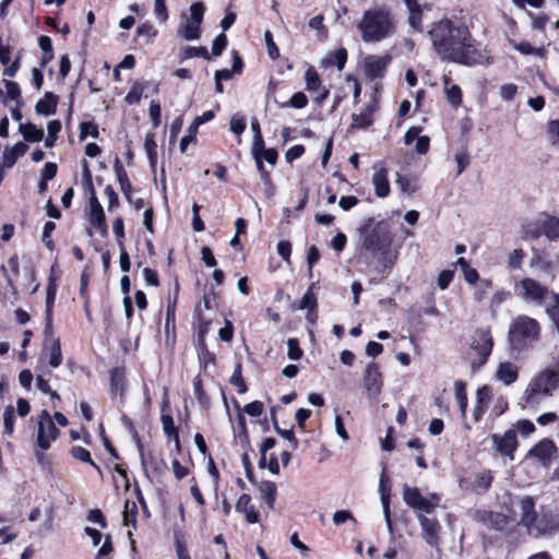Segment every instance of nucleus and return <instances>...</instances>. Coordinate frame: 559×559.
<instances>
[{
    "label": "nucleus",
    "instance_id": "f257e3e1",
    "mask_svg": "<svg viewBox=\"0 0 559 559\" xmlns=\"http://www.w3.org/2000/svg\"><path fill=\"white\" fill-rule=\"evenodd\" d=\"M428 36L441 60L471 67L484 64L489 59L487 52L475 45L467 27L450 19L432 23Z\"/></svg>",
    "mask_w": 559,
    "mask_h": 559
},
{
    "label": "nucleus",
    "instance_id": "f03ea898",
    "mask_svg": "<svg viewBox=\"0 0 559 559\" xmlns=\"http://www.w3.org/2000/svg\"><path fill=\"white\" fill-rule=\"evenodd\" d=\"M357 29L365 43H379L394 33L393 15L386 7H372L364 12Z\"/></svg>",
    "mask_w": 559,
    "mask_h": 559
},
{
    "label": "nucleus",
    "instance_id": "7ed1b4c3",
    "mask_svg": "<svg viewBox=\"0 0 559 559\" xmlns=\"http://www.w3.org/2000/svg\"><path fill=\"white\" fill-rule=\"evenodd\" d=\"M559 388V361L543 369L528 382L524 391V402L531 407H536L546 399L552 396Z\"/></svg>",
    "mask_w": 559,
    "mask_h": 559
},
{
    "label": "nucleus",
    "instance_id": "20e7f679",
    "mask_svg": "<svg viewBox=\"0 0 559 559\" xmlns=\"http://www.w3.org/2000/svg\"><path fill=\"white\" fill-rule=\"evenodd\" d=\"M540 326L535 319L524 314L515 317L508 331L510 349L521 353L538 340Z\"/></svg>",
    "mask_w": 559,
    "mask_h": 559
},
{
    "label": "nucleus",
    "instance_id": "39448f33",
    "mask_svg": "<svg viewBox=\"0 0 559 559\" xmlns=\"http://www.w3.org/2000/svg\"><path fill=\"white\" fill-rule=\"evenodd\" d=\"M358 233L361 239V248L372 255L385 253L392 243L390 233L380 225L373 226V218L371 217L359 227Z\"/></svg>",
    "mask_w": 559,
    "mask_h": 559
},
{
    "label": "nucleus",
    "instance_id": "423d86ee",
    "mask_svg": "<svg viewBox=\"0 0 559 559\" xmlns=\"http://www.w3.org/2000/svg\"><path fill=\"white\" fill-rule=\"evenodd\" d=\"M204 4L194 2L189 9V15H181L182 22L177 29V35L186 40H198L201 36V24L204 16Z\"/></svg>",
    "mask_w": 559,
    "mask_h": 559
},
{
    "label": "nucleus",
    "instance_id": "0eeeda50",
    "mask_svg": "<svg viewBox=\"0 0 559 559\" xmlns=\"http://www.w3.org/2000/svg\"><path fill=\"white\" fill-rule=\"evenodd\" d=\"M403 500L411 509L429 514L437 508L440 495L433 492L429 497H424L418 488L404 485Z\"/></svg>",
    "mask_w": 559,
    "mask_h": 559
},
{
    "label": "nucleus",
    "instance_id": "6e6552de",
    "mask_svg": "<svg viewBox=\"0 0 559 559\" xmlns=\"http://www.w3.org/2000/svg\"><path fill=\"white\" fill-rule=\"evenodd\" d=\"M59 437V430L49 414L44 409L37 417V436L36 442L41 450H48L53 441Z\"/></svg>",
    "mask_w": 559,
    "mask_h": 559
},
{
    "label": "nucleus",
    "instance_id": "1a4fd4ad",
    "mask_svg": "<svg viewBox=\"0 0 559 559\" xmlns=\"http://www.w3.org/2000/svg\"><path fill=\"white\" fill-rule=\"evenodd\" d=\"M515 293L526 302L543 304L549 293L545 286L531 277L522 278L515 284Z\"/></svg>",
    "mask_w": 559,
    "mask_h": 559
},
{
    "label": "nucleus",
    "instance_id": "9d476101",
    "mask_svg": "<svg viewBox=\"0 0 559 559\" xmlns=\"http://www.w3.org/2000/svg\"><path fill=\"white\" fill-rule=\"evenodd\" d=\"M493 347L491 334L487 330H478L473 335L471 348L477 357L472 359L473 367L483 366L490 356Z\"/></svg>",
    "mask_w": 559,
    "mask_h": 559
},
{
    "label": "nucleus",
    "instance_id": "9b49d317",
    "mask_svg": "<svg viewBox=\"0 0 559 559\" xmlns=\"http://www.w3.org/2000/svg\"><path fill=\"white\" fill-rule=\"evenodd\" d=\"M390 55L377 56L369 55L364 58L362 67L366 78L369 81L382 79L386 72V68L391 62Z\"/></svg>",
    "mask_w": 559,
    "mask_h": 559
},
{
    "label": "nucleus",
    "instance_id": "f8f14e48",
    "mask_svg": "<svg viewBox=\"0 0 559 559\" xmlns=\"http://www.w3.org/2000/svg\"><path fill=\"white\" fill-rule=\"evenodd\" d=\"M558 448L556 443L548 438L537 442L528 452L527 457L537 460L543 466L548 467L556 456Z\"/></svg>",
    "mask_w": 559,
    "mask_h": 559
},
{
    "label": "nucleus",
    "instance_id": "ddd939ff",
    "mask_svg": "<svg viewBox=\"0 0 559 559\" xmlns=\"http://www.w3.org/2000/svg\"><path fill=\"white\" fill-rule=\"evenodd\" d=\"M306 90L313 95V102L318 105L329 97L330 91L324 86L313 67H309L305 73Z\"/></svg>",
    "mask_w": 559,
    "mask_h": 559
},
{
    "label": "nucleus",
    "instance_id": "4468645a",
    "mask_svg": "<svg viewBox=\"0 0 559 559\" xmlns=\"http://www.w3.org/2000/svg\"><path fill=\"white\" fill-rule=\"evenodd\" d=\"M364 388L368 396L377 400L382 390V376L378 364L370 362L364 372Z\"/></svg>",
    "mask_w": 559,
    "mask_h": 559
},
{
    "label": "nucleus",
    "instance_id": "2eb2a0df",
    "mask_svg": "<svg viewBox=\"0 0 559 559\" xmlns=\"http://www.w3.org/2000/svg\"><path fill=\"white\" fill-rule=\"evenodd\" d=\"M417 519L420 524L423 537L426 540V543L432 547L438 546L441 526L437 519L429 518L423 513H418Z\"/></svg>",
    "mask_w": 559,
    "mask_h": 559
},
{
    "label": "nucleus",
    "instance_id": "dca6fc26",
    "mask_svg": "<svg viewBox=\"0 0 559 559\" xmlns=\"http://www.w3.org/2000/svg\"><path fill=\"white\" fill-rule=\"evenodd\" d=\"M559 532V514L552 511H547L537 518L533 533L538 535H551Z\"/></svg>",
    "mask_w": 559,
    "mask_h": 559
},
{
    "label": "nucleus",
    "instance_id": "f3484780",
    "mask_svg": "<svg viewBox=\"0 0 559 559\" xmlns=\"http://www.w3.org/2000/svg\"><path fill=\"white\" fill-rule=\"evenodd\" d=\"M492 440L496 450L500 454L509 456L511 460L513 459V452L518 448L516 431L514 429L507 430L503 436L493 435Z\"/></svg>",
    "mask_w": 559,
    "mask_h": 559
},
{
    "label": "nucleus",
    "instance_id": "a211bd4d",
    "mask_svg": "<svg viewBox=\"0 0 559 559\" xmlns=\"http://www.w3.org/2000/svg\"><path fill=\"white\" fill-rule=\"evenodd\" d=\"M492 474L490 471H481L477 473L473 479V481L468 483L465 479H461L460 486L462 489H469L474 492H485L489 489L492 483Z\"/></svg>",
    "mask_w": 559,
    "mask_h": 559
},
{
    "label": "nucleus",
    "instance_id": "6ab92c4d",
    "mask_svg": "<svg viewBox=\"0 0 559 559\" xmlns=\"http://www.w3.org/2000/svg\"><path fill=\"white\" fill-rule=\"evenodd\" d=\"M44 358L48 359V365L51 368H58L62 364V352L59 338H48V342H44L40 361H43Z\"/></svg>",
    "mask_w": 559,
    "mask_h": 559
},
{
    "label": "nucleus",
    "instance_id": "aec40b11",
    "mask_svg": "<svg viewBox=\"0 0 559 559\" xmlns=\"http://www.w3.org/2000/svg\"><path fill=\"white\" fill-rule=\"evenodd\" d=\"M372 185L378 198H386L390 194V183L388 180V170L383 165H376L372 175Z\"/></svg>",
    "mask_w": 559,
    "mask_h": 559
},
{
    "label": "nucleus",
    "instance_id": "412c9836",
    "mask_svg": "<svg viewBox=\"0 0 559 559\" xmlns=\"http://www.w3.org/2000/svg\"><path fill=\"white\" fill-rule=\"evenodd\" d=\"M389 480L384 473H382L380 477V484H379V492H380V500L383 509V515L386 524V528L390 533L393 532L392 527V521H391V511H390V486L388 485Z\"/></svg>",
    "mask_w": 559,
    "mask_h": 559
},
{
    "label": "nucleus",
    "instance_id": "4be33fe9",
    "mask_svg": "<svg viewBox=\"0 0 559 559\" xmlns=\"http://www.w3.org/2000/svg\"><path fill=\"white\" fill-rule=\"evenodd\" d=\"M521 523L533 533V526L537 520L535 513V501L532 497H524L520 501Z\"/></svg>",
    "mask_w": 559,
    "mask_h": 559
},
{
    "label": "nucleus",
    "instance_id": "5701e85b",
    "mask_svg": "<svg viewBox=\"0 0 559 559\" xmlns=\"http://www.w3.org/2000/svg\"><path fill=\"white\" fill-rule=\"evenodd\" d=\"M236 511L242 513L246 521L250 524L259 522L260 515L255 507L251 503V497L247 493H242L236 502Z\"/></svg>",
    "mask_w": 559,
    "mask_h": 559
},
{
    "label": "nucleus",
    "instance_id": "b1692460",
    "mask_svg": "<svg viewBox=\"0 0 559 559\" xmlns=\"http://www.w3.org/2000/svg\"><path fill=\"white\" fill-rule=\"evenodd\" d=\"M542 235L548 240L556 241L559 239V218L546 213L542 214Z\"/></svg>",
    "mask_w": 559,
    "mask_h": 559
},
{
    "label": "nucleus",
    "instance_id": "393cba45",
    "mask_svg": "<svg viewBox=\"0 0 559 559\" xmlns=\"http://www.w3.org/2000/svg\"><path fill=\"white\" fill-rule=\"evenodd\" d=\"M408 11V24L417 32L423 31V10L417 0H404Z\"/></svg>",
    "mask_w": 559,
    "mask_h": 559
},
{
    "label": "nucleus",
    "instance_id": "a878e982",
    "mask_svg": "<svg viewBox=\"0 0 559 559\" xmlns=\"http://www.w3.org/2000/svg\"><path fill=\"white\" fill-rule=\"evenodd\" d=\"M114 169H115L117 180L119 182V186H120V189H121L123 195L127 198V200L130 203H132V200H131L132 186L128 178L127 171L118 157H116V159H115Z\"/></svg>",
    "mask_w": 559,
    "mask_h": 559
},
{
    "label": "nucleus",
    "instance_id": "bb28decb",
    "mask_svg": "<svg viewBox=\"0 0 559 559\" xmlns=\"http://www.w3.org/2000/svg\"><path fill=\"white\" fill-rule=\"evenodd\" d=\"M521 236L525 240L537 239L542 236V214L535 219L522 223Z\"/></svg>",
    "mask_w": 559,
    "mask_h": 559
},
{
    "label": "nucleus",
    "instance_id": "cd10ccee",
    "mask_svg": "<svg viewBox=\"0 0 559 559\" xmlns=\"http://www.w3.org/2000/svg\"><path fill=\"white\" fill-rule=\"evenodd\" d=\"M314 284H311L305 295L302 296L298 309L308 310L307 319L312 323L316 321L314 310L317 308V297L313 293Z\"/></svg>",
    "mask_w": 559,
    "mask_h": 559
},
{
    "label": "nucleus",
    "instance_id": "c85d7f7f",
    "mask_svg": "<svg viewBox=\"0 0 559 559\" xmlns=\"http://www.w3.org/2000/svg\"><path fill=\"white\" fill-rule=\"evenodd\" d=\"M496 377L507 385L512 384L518 379V367L510 361L501 362L497 369Z\"/></svg>",
    "mask_w": 559,
    "mask_h": 559
},
{
    "label": "nucleus",
    "instance_id": "c756f323",
    "mask_svg": "<svg viewBox=\"0 0 559 559\" xmlns=\"http://www.w3.org/2000/svg\"><path fill=\"white\" fill-rule=\"evenodd\" d=\"M347 60V51L345 48H340L336 51L329 52L322 60L321 66L323 68L336 67L338 70H343Z\"/></svg>",
    "mask_w": 559,
    "mask_h": 559
},
{
    "label": "nucleus",
    "instance_id": "7c9ffc66",
    "mask_svg": "<svg viewBox=\"0 0 559 559\" xmlns=\"http://www.w3.org/2000/svg\"><path fill=\"white\" fill-rule=\"evenodd\" d=\"M57 104L58 97L51 92H46L44 97L37 102L36 111L43 116L53 115L56 112Z\"/></svg>",
    "mask_w": 559,
    "mask_h": 559
},
{
    "label": "nucleus",
    "instance_id": "2f4dec72",
    "mask_svg": "<svg viewBox=\"0 0 559 559\" xmlns=\"http://www.w3.org/2000/svg\"><path fill=\"white\" fill-rule=\"evenodd\" d=\"M28 150L24 142L16 143L13 147L7 148L3 152V166L11 168L19 157H22Z\"/></svg>",
    "mask_w": 559,
    "mask_h": 559
},
{
    "label": "nucleus",
    "instance_id": "473e14b6",
    "mask_svg": "<svg viewBox=\"0 0 559 559\" xmlns=\"http://www.w3.org/2000/svg\"><path fill=\"white\" fill-rule=\"evenodd\" d=\"M90 223L95 227H102L105 225V214L102 205L97 198L93 195L90 200Z\"/></svg>",
    "mask_w": 559,
    "mask_h": 559
},
{
    "label": "nucleus",
    "instance_id": "72a5a7b5",
    "mask_svg": "<svg viewBox=\"0 0 559 559\" xmlns=\"http://www.w3.org/2000/svg\"><path fill=\"white\" fill-rule=\"evenodd\" d=\"M261 498L265 501L269 509L273 510L276 500V485L273 481L265 480L260 484L259 487Z\"/></svg>",
    "mask_w": 559,
    "mask_h": 559
},
{
    "label": "nucleus",
    "instance_id": "f704fd0d",
    "mask_svg": "<svg viewBox=\"0 0 559 559\" xmlns=\"http://www.w3.org/2000/svg\"><path fill=\"white\" fill-rule=\"evenodd\" d=\"M179 294V284H175V295L173 298L168 299V305L166 309V324L165 329L168 333L170 329H175V321H176V306H177V299Z\"/></svg>",
    "mask_w": 559,
    "mask_h": 559
},
{
    "label": "nucleus",
    "instance_id": "c9c22d12",
    "mask_svg": "<svg viewBox=\"0 0 559 559\" xmlns=\"http://www.w3.org/2000/svg\"><path fill=\"white\" fill-rule=\"evenodd\" d=\"M455 399L460 407L461 416L465 417L467 409L466 383L462 380L454 382Z\"/></svg>",
    "mask_w": 559,
    "mask_h": 559
},
{
    "label": "nucleus",
    "instance_id": "e433bc0d",
    "mask_svg": "<svg viewBox=\"0 0 559 559\" xmlns=\"http://www.w3.org/2000/svg\"><path fill=\"white\" fill-rule=\"evenodd\" d=\"M444 92L448 102L457 107L462 103V91L459 85L450 84V80L444 78Z\"/></svg>",
    "mask_w": 559,
    "mask_h": 559
},
{
    "label": "nucleus",
    "instance_id": "4c0bfd02",
    "mask_svg": "<svg viewBox=\"0 0 559 559\" xmlns=\"http://www.w3.org/2000/svg\"><path fill=\"white\" fill-rule=\"evenodd\" d=\"M20 131L28 142H39L44 139V131L33 123L20 124Z\"/></svg>",
    "mask_w": 559,
    "mask_h": 559
},
{
    "label": "nucleus",
    "instance_id": "58836bf2",
    "mask_svg": "<svg viewBox=\"0 0 559 559\" xmlns=\"http://www.w3.org/2000/svg\"><path fill=\"white\" fill-rule=\"evenodd\" d=\"M371 110L369 108H365L359 114H354L352 116V127L358 129H365L372 123Z\"/></svg>",
    "mask_w": 559,
    "mask_h": 559
},
{
    "label": "nucleus",
    "instance_id": "ea45409f",
    "mask_svg": "<svg viewBox=\"0 0 559 559\" xmlns=\"http://www.w3.org/2000/svg\"><path fill=\"white\" fill-rule=\"evenodd\" d=\"M201 57L206 60H210V53L205 47H193V46H187L182 49L180 53V61H185L187 59Z\"/></svg>",
    "mask_w": 559,
    "mask_h": 559
},
{
    "label": "nucleus",
    "instance_id": "a19ab883",
    "mask_svg": "<svg viewBox=\"0 0 559 559\" xmlns=\"http://www.w3.org/2000/svg\"><path fill=\"white\" fill-rule=\"evenodd\" d=\"M457 266L462 270L464 274V280L468 284H475L478 281V272L476 269L472 267L469 263L464 258H459L456 263Z\"/></svg>",
    "mask_w": 559,
    "mask_h": 559
},
{
    "label": "nucleus",
    "instance_id": "79ce46f5",
    "mask_svg": "<svg viewBox=\"0 0 559 559\" xmlns=\"http://www.w3.org/2000/svg\"><path fill=\"white\" fill-rule=\"evenodd\" d=\"M8 266L10 267L12 275H9L7 273V269L4 265H2L1 270L7 278L8 284L12 285L13 281L16 280V277L19 276V272H20V263H19L17 254H13L10 257V259L8 260Z\"/></svg>",
    "mask_w": 559,
    "mask_h": 559
},
{
    "label": "nucleus",
    "instance_id": "37998d69",
    "mask_svg": "<svg viewBox=\"0 0 559 559\" xmlns=\"http://www.w3.org/2000/svg\"><path fill=\"white\" fill-rule=\"evenodd\" d=\"M145 86L143 83L135 82L127 93L124 100L129 105L138 104L141 100Z\"/></svg>",
    "mask_w": 559,
    "mask_h": 559
},
{
    "label": "nucleus",
    "instance_id": "c03bdc74",
    "mask_svg": "<svg viewBox=\"0 0 559 559\" xmlns=\"http://www.w3.org/2000/svg\"><path fill=\"white\" fill-rule=\"evenodd\" d=\"M48 135L45 139V146L52 147L58 139V133L61 130V122L59 120H51L47 126Z\"/></svg>",
    "mask_w": 559,
    "mask_h": 559
},
{
    "label": "nucleus",
    "instance_id": "a18cd8bd",
    "mask_svg": "<svg viewBox=\"0 0 559 559\" xmlns=\"http://www.w3.org/2000/svg\"><path fill=\"white\" fill-rule=\"evenodd\" d=\"M71 454L74 459L91 464L97 472L100 473V467L92 460L90 452L83 447H73Z\"/></svg>",
    "mask_w": 559,
    "mask_h": 559
},
{
    "label": "nucleus",
    "instance_id": "49530a36",
    "mask_svg": "<svg viewBox=\"0 0 559 559\" xmlns=\"http://www.w3.org/2000/svg\"><path fill=\"white\" fill-rule=\"evenodd\" d=\"M14 420H15L14 407L12 405L5 406L4 412H3V426H4L5 435H8V436L13 435Z\"/></svg>",
    "mask_w": 559,
    "mask_h": 559
},
{
    "label": "nucleus",
    "instance_id": "de8ad7c7",
    "mask_svg": "<svg viewBox=\"0 0 559 559\" xmlns=\"http://www.w3.org/2000/svg\"><path fill=\"white\" fill-rule=\"evenodd\" d=\"M395 181H396V185L400 188L402 193L411 195V194L415 193L418 189L416 183L413 182L406 176L397 174Z\"/></svg>",
    "mask_w": 559,
    "mask_h": 559
},
{
    "label": "nucleus",
    "instance_id": "09e8293b",
    "mask_svg": "<svg viewBox=\"0 0 559 559\" xmlns=\"http://www.w3.org/2000/svg\"><path fill=\"white\" fill-rule=\"evenodd\" d=\"M99 135L97 126L92 121H84L80 123V140L84 141L87 136L97 139Z\"/></svg>",
    "mask_w": 559,
    "mask_h": 559
},
{
    "label": "nucleus",
    "instance_id": "8fccbe9b",
    "mask_svg": "<svg viewBox=\"0 0 559 559\" xmlns=\"http://www.w3.org/2000/svg\"><path fill=\"white\" fill-rule=\"evenodd\" d=\"M7 95L11 100H14L19 106L22 105L21 88L16 82L4 81Z\"/></svg>",
    "mask_w": 559,
    "mask_h": 559
},
{
    "label": "nucleus",
    "instance_id": "3c124183",
    "mask_svg": "<svg viewBox=\"0 0 559 559\" xmlns=\"http://www.w3.org/2000/svg\"><path fill=\"white\" fill-rule=\"evenodd\" d=\"M110 384L112 390L122 393L124 390V376L123 372L116 368L110 373Z\"/></svg>",
    "mask_w": 559,
    "mask_h": 559
},
{
    "label": "nucleus",
    "instance_id": "603ef678",
    "mask_svg": "<svg viewBox=\"0 0 559 559\" xmlns=\"http://www.w3.org/2000/svg\"><path fill=\"white\" fill-rule=\"evenodd\" d=\"M491 287H492L491 280H488V278L480 280V282L475 290V294H474L475 300L478 302L484 301L487 298L488 289H490Z\"/></svg>",
    "mask_w": 559,
    "mask_h": 559
},
{
    "label": "nucleus",
    "instance_id": "864d4df0",
    "mask_svg": "<svg viewBox=\"0 0 559 559\" xmlns=\"http://www.w3.org/2000/svg\"><path fill=\"white\" fill-rule=\"evenodd\" d=\"M302 349L299 346L297 338H289L287 341V356L292 360H299L302 357Z\"/></svg>",
    "mask_w": 559,
    "mask_h": 559
},
{
    "label": "nucleus",
    "instance_id": "5fc2aeb1",
    "mask_svg": "<svg viewBox=\"0 0 559 559\" xmlns=\"http://www.w3.org/2000/svg\"><path fill=\"white\" fill-rule=\"evenodd\" d=\"M57 287L56 284L50 281L46 288V314H52V308L56 299Z\"/></svg>",
    "mask_w": 559,
    "mask_h": 559
},
{
    "label": "nucleus",
    "instance_id": "6e6d98bb",
    "mask_svg": "<svg viewBox=\"0 0 559 559\" xmlns=\"http://www.w3.org/2000/svg\"><path fill=\"white\" fill-rule=\"evenodd\" d=\"M136 35L145 37L150 41L157 35V29L151 23L145 22L136 28Z\"/></svg>",
    "mask_w": 559,
    "mask_h": 559
},
{
    "label": "nucleus",
    "instance_id": "4d7b16f0",
    "mask_svg": "<svg viewBox=\"0 0 559 559\" xmlns=\"http://www.w3.org/2000/svg\"><path fill=\"white\" fill-rule=\"evenodd\" d=\"M455 162L457 164V175H461L469 165V155L465 148L456 152Z\"/></svg>",
    "mask_w": 559,
    "mask_h": 559
},
{
    "label": "nucleus",
    "instance_id": "13d9d810",
    "mask_svg": "<svg viewBox=\"0 0 559 559\" xmlns=\"http://www.w3.org/2000/svg\"><path fill=\"white\" fill-rule=\"evenodd\" d=\"M307 104H308L307 96L302 92H298V93H295L290 97V99H289V102L287 104H284L282 106L283 107L290 106L293 108L301 109V108L306 107Z\"/></svg>",
    "mask_w": 559,
    "mask_h": 559
},
{
    "label": "nucleus",
    "instance_id": "bf43d9fd",
    "mask_svg": "<svg viewBox=\"0 0 559 559\" xmlns=\"http://www.w3.org/2000/svg\"><path fill=\"white\" fill-rule=\"evenodd\" d=\"M264 39L267 48V53L271 59H277L280 57V50L273 40V35L270 31L264 33Z\"/></svg>",
    "mask_w": 559,
    "mask_h": 559
},
{
    "label": "nucleus",
    "instance_id": "052dcab7",
    "mask_svg": "<svg viewBox=\"0 0 559 559\" xmlns=\"http://www.w3.org/2000/svg\"><path fill=\"white\" fill-rule=\"evenodd\" d=\"M246 129V121L243 117L234 115L230 119V131L236 135H241Z\"/></svg>",
    "mask_w": 559,
    "mask_h": 559
},
{
    "label": "nucleus",
    "instance_id": "680f3d73",
    "mask_svg": "<svg viewBox=\"0 0 559 559\" xmlns=\"http://www.w3.org/2000/svg\"><path fill=\"white\" fill-rule=\"evenodd\" d=\"M227 46V37L224 33L217 35L212 44V53L214 56H221Z\"/></svg>",
    "mask_w": 559,
    "mask_h": 559
},
{
    "label": "nucleus",
    "instance_id": "e2e57ef3",
    "mask_svg": "<svg viewBox=\"0 0 559 559\" xmlns=\"http://www.w3.org/2000/svg\"><path fill=\"white\" fill-rule=\"evenodd\" d=\"M154 13L160 22H166L168 20L166 0H154Z\"/></svg>",
    "mask_w": 559,
    "mask_h": 559
},
{
    "label": "nucleus",
    "instance_id": "0e129e2a",
    "mask_svg": "<svg viewBox=\"0 0 559 559\" xmlns=\"http://www.w3.org/2000/svg\"><path fill=\"white\" fill-rule=\"evenodd\" d=\"M513 47L522 55H542V50L534 48L528 41L514 43Z\"/></svg>",
    "mask_w": 559,
    "mask_h": 559
},
{
    "label": "nucleus",
    "instance_id": "69168bd1",
    "mask_svg": "<svg viewBox=\"0 0 559 559\" xmlns=\"http://www.w3.org/2000/svg\"><path fill=\"white\" fill-rule=\"evenodd\" d=\"M515 428L520 435L527 437L532 435L535 431V425L527 419L519 420L515 425Z\"/></svg>",
    "mask_w": 559,
    "mask_h": 559
},
{
    "label": "nucleus",
    "instance_id": "338daca9",
    "mask_svg": "<svg viewBox=\"0 0 559 559\" xmlns=\"http://www.w3.org/2000/svg\"><path fill=\"white\" fill-rule=\"evenodd\" d=\"M454 276V271L451 270H443L438 275L437 284L440 289L444 290L449 287L450 283L452 282Z\"/></svg>",
    "mask_w": 559,
    "mask_h": 559
},
{
    "label": "nucleus",
    "instance_id": "774afa93",
    "mask_svg": "<svg viewBox=\"0 0 559 559\" xmlns=\"http://www.w3.org/2000/svg\"><path fill=\"white\" fill-rule=\"evenodd\" d=\"M38 45L45 53V61L50 60L52 58V44L50 37L45 35L40 36L38 38Z\"/></svg>",
    "mask_w": 559,
    "mask_h": 559
}]
</instances>
